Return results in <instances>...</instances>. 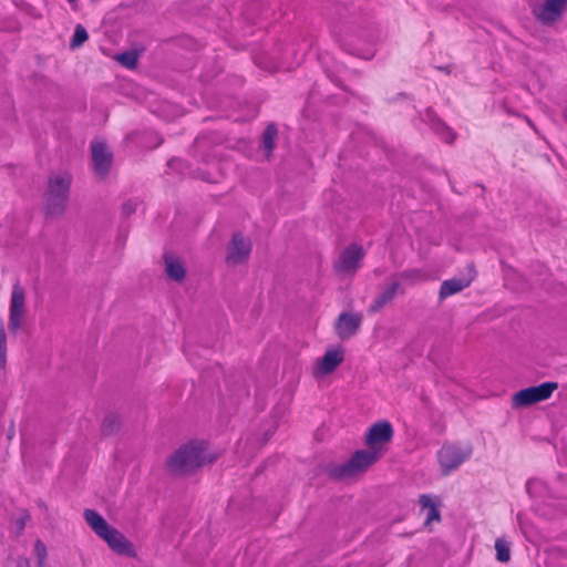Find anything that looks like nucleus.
I'll list each match as a JSON object with an SVG mask.
<instances>
[{"label":"nucleus","instance_id":"nucleus-17","mask_svg":"<svg viewBox=\"0 0 567 567\" xmlns=\"http://www.w3.org/2000/svg\"><path fill=\"white\" fill-rule=\"evenodd\" d=\"M165 270L167 276L175 281H182L185 277L184 265L181 259L175 256H165Z\"/></svg>","mask_w":567,"mask_h":567},{"label":"nucleus","instance_id":"nucleus-2","mask_svg":"<svg viewBox=\"0 0 567 567\" xmlns=\"http://www.w3.org/2000/svg\"><path fill=\"white\" fill-rule=\"evenodd\" d=\"M84 518L93 532L102 538L113 551L128 557L136 555L133 544L120 530L110 526L97 512L85 509Z\"/></svg>","mask_w":567,"mask_h":567},{"label":"nucleus","instance_id":"nucleus-30","mask_svg":"<svg viewBox=\"0 0 567 567\" xmlns=\"http://www.w3.org/2000/svg\"><path fill=\"white\" fill-rule=\"evenodd\" d=\"M73 10L78 9V0H68Z\"/></svg>","mask_w":567,"mask_h":567},{"label":"nucleus","instance_id":"nucleus-16","mask_svg":"<svg viewBox=\"0 0 567 567\" xmlns=\"http://www.w3.org/2000/svg\"><path fill=\"white\" fill-rule=\"evenodd\" d=\"M278 136L277 126L274 123L267 125L261 137V150L264 157L269 159L275 148L276 140Z\"/></svg>","mask_w":567,"mask_h":567},{"label":"nucleus","instance_id":"nucleus-29","mask_svg":"<svg viewBox=\"0 0 567 567\" xmlns=\"http://www.w3.org/2000/svg\"><path fill=\"white\" fill-rule=\"evenodd\" d=\"M539 482L536 481V480H529L527 483H526V489H527V493H532V488L537 485Z\"/></svg>","mask_w":567,"mask_h":567},{"label":"nucleus","instance_id":"nucleus-20","mask_svg":"<svg viewBox=\"0 0 567 567\" xmlns=\"http://www.w3.org/2000/svg\"><path fill=\"white\" fill-rule=\"evenodd\" d=\"M470 285L468 280H462V279H451L445 280L441 285L440 288V297L442 299L450 297L456 292L462 291L464 288H466Z\"/></svg>","mask_w":567,"mask_h":567},{"label":"nucleus","instance_id":"nucleus-19","mask_svg":"<svg viewBox=\"0 0 567 567\" xmlns=\"http://www.w3.org/2000/svg\"><path fill=\"white\" fill-rule=\"evenodd\" d=\"M400 288L399 282H392L389 287L384 289V291L373 301L370 306V312L380 311L385 305H388L396 295Z\"/></svg>","mask_w":567,"mask_h":567},{"label":"nucleus","instance_id":"nucleus-4","mask_svg":"<svg viewBox=\"0 0 567 567\" xmlns=\"http://www.w3.org/2000/svg\"><path fill=\"white\" fill-rule=\"evenodd\" d=\"M72 177L68 172L54 173L50 176L45 194V206L50 214L63 212L68 199Z\"/></svg>","mask_w":567,"mask_h":567},{"label":"nucleus","instance_id":"nucleus-21","mask_svg":"<svg viewBox=\"0 0 567 567\" xmlns=\"http://www.w3.org/2000/svg\"><path fill=\"white\" fill-rule=\"evenodd\" d=\"M401 278L405 281H409L412 285L423 282L429 280L431 277L430 275L422 269H410L405 270L401 274Z\"/></svg>","mask_w":567,"mask_h":567},{"label":"nucleus","instance_id":"nucleus-22","mask_svg":"<svg viewBox=\"0 0 567 567\" xmlns=\"http://www.w3.org/2000/svg\"><path fill=\"white\" fill-rule=\"evenodd\" d=\"M495 549L498 561L507 563L511 559L509 544L506 540L497 538L495 542Z\"/></svg>","mask_w":567,"mask_h":567},{"label":"nucleus","instance_id":"nucleus-23","mask_svg":"<svg viewBox=\"0 0 567 567\" xmlns=\"http://www.w3.org/2000/svg\"><path fill=\"white\" fill-rule=\"evenodd\" d=\"M419 503L423 508H429V513H427V517H426L427 522H431L433 519H436V520L440 519V513H439L437 508L435 507V505L433 504L430 496L421 495Z\"/></svg>","mask_w":567,"mask_h":567},{"label":"nucleus","instance_id":"nucleus-5","mask_svg":"<svg viewBox=\"0 0 567 567\" xmlns=\"http://www.w3.org/2000/svg\"><path fill=\"white\" fill-rule=\"evenodd\" d=\"M473 449L470 444L461 446L454 443H446L437 452V461L444 475L457 470L471 457Z\"/></svg>","mask_w":567,"mask_h":567},{"label":"nucleus","instance_id":"nucleus-6","mask_svg":"<svg viewBox=\"0 0 567 567\" xmlns=\"http://www.w3.org/2000/svg\"><path fill=\"white\" fill-rule=\"evenodd\" d=\"M393 435L394 430L389 421H378L368 427L364 434V444L373 452H379L382 457Z\"/></svg>","mask_w":567,"mask_h":567},{"label":"nucleus","instance_id":"nucleus-26","mask_svg":"<svg viewBox=\"0 0 567 567\" xmlns=\"http://www.w3.org/2000/svg\"><path fill=\"white\" fill-rule=\"evenodd\" d=\"M7 361V336L3 323L0 322V368H3Z\"/></svg>","mask_w":567,"mask_h":567},{"label":"nucleus","instance_id":"nucleus-15","mask_svg":"<svg viewBox=\"0 0 567 567\" xmlns=\"http://www.w3.org/2000/svg\"><path fill=\"white\" fill-rule=\"evenodd\" d=\"M92 159L96 174L105 175L112 163V154L103 142L96 141L92 144Z\"/></svg>","mask_w":567,"mask_h":567},{"label":"nucleus","instance_id":"nucleus-10","mask_svg":"<svg viewBox=\"0 0 567 567\" xmlns=\"http://www.w3.org/2000/svg\"><path fill=\"white\" fill-rule=\"evenodd\" d=\"M25 296L23 289L16 285L12 290L10 313H9V329L16 333L23 324L25 313Z\"/></svg>","mask_w":567,"mask_h":567},{"label":"nucleus","instance_id":"nucleus-14","mask_svg":"<svg viewBox=\"0 0 567 567\" xmlns=\"http://www.w3.org/2000/svg\"><path fill=\"white\" fill-rule=\"evenodd\" d=\"M279 50H276L275 52H259L256 53L252 58L254 63L268 72H275L279 70H290L291 65L286 64L281 58L279 56Z\"/></svg>","mask_w":567,"mask_h":567},{"label":"nucleus","instance_id":"nucleus-9","mask_svg":"<svg viewBox=\"0 0 567 567\" xmlns=\"http://www.w3.org/2000/svg\"><path fill=\"white\" fill-rule=\"evenodd\" d=\"M567 0H544L533 7V16L544 25H551L561 19Z\"/></svg>","mask_w":567,"mask_h":567},{"label":"nucleus","instance_id":"nucleus-1","mask_svg":"<svg viewBox=\"0 0 567 567\" xmlns=\"http://www.w3.org/2000/svg\"><path fill=\"white\" fill-rule=\"evenodd\" d=\"M217 453L204 440H189L166 460L167 470L175 475H188L202 466L213 463Z\"/></svg>","mask_w":567,"mask_h":567},{"label":"nucleus","instance_id":"nucleus-7","mask_svg":"<svg viewBox=\"0 0 567 567\" xmlns=\"http://www.w3.org/2000/svg\"><path fill=\"white\" fill-rule=\"evenodd\" d=\"M365 256L362 246L351 244L342 250L334 264V270L342 276H353L361 266V261Z\"/></svg>","mask_w":567,"mask_h":567},{"label":"nucleus","instance_id":"nucleus-13","mask_svg":"<svg viewBox=\"0 0 567 567\" xmlns=\"http://www.w3.org/2000/svg\"><path fill=\"white\" fill-rule=\"evenodd\" d=\"M362 322L361 313L342 312L337 320L336 331L340 339L344 340L357 333Z\"/></svg>","mask_w":567,"mask_h":567},{"label":"nucleus","instance_id":"nucleus-3","mask_svg":"<svg viewBox=\"0 0 567 567\" xmlns=\"http://www.w3.org/2000/svg\"><path fill=\"white\" fill-rule=\"evenodd\" d=\"M380 458L379 452H373L370 449L359 450L346 463L331 465L329 475L336 480L351 478L365 472Z\"/></svg>","mask_w":567,"mask_h":567},{"label":"nucleus","instance_id":"nucleus-25","mask_svg":"<svg viewBox=\"0 0 567 567\" xmlns=\"http://www.w3.org/2000/svg\"><path fill=\"white\" fill-rule=\"evenodd\" d=\"M117 61L127 69H133L137 64V54L135 52H124L117 55Z\"/></svg>","mask_w":567,"mask_h":567},{"label":"nucleus","instance_id":"nucleus-12","mask_svg":"<svg viewBox=\"0 0 567 567\" xmlns=\"http://www.w3.org/2000/svg\"><path fill=\"white\" fill-rule=\"evenodd\" d=\"M343 361V351L341 349H328L323 357L313 367L316 378L326 377L332 373Z\"/></svg>","mask_w":567,"mask_h":567},{"label":"nucleus","instance_id":"nucleus-24","mask_svg":"<svg viewBox=\"0 0 567 567\" xmlns=\"http://www.w3.org/2000/svg\"><path fill=\"white\" fill-rule=\"evenodd\" d=\"M87 40V32L85 28L78 24L74 29L72 40L70 42L71 48L75 49L81 47Z\"/></svg>","mask_w":567,"mask_h":567},{"label":"nucleus","instance_id":"nucleus-8","mask_svg":"<svg viewBox=\"0 0 567 567\" xmlns=\"http://www.w3.org/2000/svg\"><path fill=\"white\" fill-rule=\"evenodd\" d=\"M557 389L555 382H544L536 386H529L515 393L513 403L515 406H528L530 404L547 400Z\"/></svg>","mask_w":567,"mask_h":567},{"label":"nucleus","instance_id":"nucleus-18","mask_svg":"<svg viewBox=\"0 0 567 567\" xmlns=\"http://www.w3.org/2000/svg\"><path fill=\"white\" fill-rule=\"evenodd\" d=\"M426 117L432 123L433 131L445 142L452 143L455 138V134L447 125H445L441 120L434 116L432 110H427Z\"/></svg>","mask_w":567,"mask_h":567},{"label":"nucleus","instance_id":"nucleus-11","mask_svg":"<svg viewBox=\"0 0 567 567\" xmlns=\"http://www.w3.org/2000/svg\"><path fill=\"white\" fill-rule=\"evenodd\" d=\"M248 256V248L243 234H235L227 247L225 257L226 265L235 268L244 264Z\"/></svg>","mask_w":567,"mask_h":567},{"label":"nucleus","instance_id":"nucleus-27","mask_svg":"<svg viewBox=\"0 0 567 567\" xmlns=\"http://www.w3.org/2000/svg\"><path fill=\"white\" fill-rule=\"evenodd\" d=\"M34 551L39 558V567H42L45 557H47V548L41 540H37L34 544Z\"/></svg>","mask_w":567,"mask_h":567},{"label":"nucleus","instance_id":"nucleus-28","mask_svg":"<svg viewBox=\"0 0 567 567\" xmlns=\"http://www.w3.org/2000/svg\"><path fill=\"white\" fill-rule=\"evenodd\" d=\"M275 431H276V426H275V424H274V423H270V424L266 427V430L264 431V435H262L261 443H262V444H264V443H266V442L269 440V437L275 433Z\"/></svg>","mask_w":567,"mask_h":567}]
</instances>
